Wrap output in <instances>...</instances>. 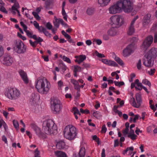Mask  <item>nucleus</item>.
I'll use <instances>...</instances> for the list:
<instances>
[{
    "label": "nucleus",
    "mask_w": 157,
    "mask_h": 157,
    "mask_svg": "<svg viewBox=\"0 0 157 157\" xmlns=\"http://www.w3.org/2000/svg\"><path fill=\"white\" fill-rule=\"evenodd\" d=\"M85 154V149L84 147H82L78 155L74 154L73 157H84Z\"/></svg>",
    "instance_id": "obj_21"
},
{
    "label": "nucleus",
    "mask_w": 157,
    "mask_h": 157,
    "mask_svg": "<svg viewBox=\"0 0 157 157\" xmlns=\"http://www.w3.org/2000/svg\"><path fill=\"white\" fill-rule=\"evenodd\" d=\"M155 69H151L150 70L148 71V73L150 75H153L155 73Z\"/></svg>",
    "instance_id": "obj_64"
},
{
    "label": "nucleus",
    "mask_w": 157,
    "mask_h": 157,
    "mask_svg": "<svg viewBox=\"0 0 157 157\" xmlns=\"http://www.w3.org/2000/svg\"><path fill=\"white\" fill-rule=\"evenodd\" d=\"M64 137L69 140H74L77 135V131L74 126L69 125L65 127L63 130Z\"/></svg>",
    "instance_id": "obj_4"
},
{
    "label": "nucleus",
    "mask_w": 157,
    "mask_h": 157,
    "mask_svg": "<svg viewBox=\"0 0 157 157\" xmlns=\"http://www.w3.org/2000/svg\"><path fill=\"white\" fill-rule=\"evenodd\" d=\"M61 24L65 28H67L69 27L68 25H67V24L65 23L64 22V21L62 19V20H61Z\"/></svg>",
    "instance_id": "obj_60"
},
{
    "label": "nucleus",
    "mask_w": 157,
    "mask_h": 157,
    "mask_svg": "<svg viewBox=\"0 0 157 157\" xmlns=\"http://www.w3.org/2000/svg\"><path fill=\"white\" fill-rule=\"evenodd\" d=\"M93 42H95L98 45H101L102 43L101 40L100 39H94L93 40Z\"/></svg>",
    "instance_id": "obj_55"
},
{
    "label": "nucleus",
    "mask_w": 157,
    "mask_h": 157,
    "mask_svg": "<svg viewBox=\"0 0 157 157\" xmlns=\"http://www.w3.org/2000/svg\"><path fill=\"white\" fill-rule=\"evenodd\" d=\"M128 137L131 138L132 140H134L136 139L137 136L134 133L128 134Z\"/></svg>",
    "instance_id": "obj_38"
},
{
    "label": "nucleus",
    "mask_w": 157,
    "mask_h": 157,
    "mask_svg": "<svg viewBox=\"0 0 157 157\" xmlns=\"http://www.w3.org/2000/svg\"><path fill=\"white\" fill-rule=\"evenodd\" d=\"M18 73L25 83L27 84L29 83V80L26 73L22 70H20Z\"/></svg>",
    "instance_id": "obj_16"
},
{
    "label": "nucleus",
    "mask_w": 157,
    "mask_h": 157,
    "mask_svg": "<svg viewBox=\"0 0 157 157\" xmlns=\"http://www.w3.org/2000/svg\"><path fill=\"white\" fill-rule=\"evenodd\" d=\"M151 15L149 13H147L144 15L142 20V25L143 27L147 28L149 27L151 24Z\"/></svg>",
    "instance_id": "obj_12"
},
{
    "label": "nucleus",
    "mask_w": 157,
    "mask_h": 157,
    "mask_svg": "<svg viewBox=\"0 0 157 157\" xmlns=\"http://www.w3.org/2000/svg\"><path fill=\"white\" fill-rule=\"evenodd\" d=\"M62 107L60 101L57 99H54L51 101V108L54 113H59Z\"/></svg>",
    "instance_id": "obj_9"
},
{
    "label": "nucleus",
    "mask_w": 157,
    "mask_h": 157,
    "mask_svg": "<svg viewBox=\"0 0 157 157\" xmlns=\"http://www.w3.org/2000/svg\"><path fill=\"white\" fill-rule=\"evenodd\" d=\"M86 57L85 55H80L79 56L78 59H76L75 60V62H77L78 63H80L86 59Z\"/></svg>",
    "instance_id": "obj_27"
},
{
    "label": "nucleus",
    "mask_w": 157,
    "mask_h": 157,
    "mask_svg": "<svg viewBox=\"0 0 157 157\" xmlns=\"http://www.w3.org/2000/svg\"><path fill=\"white\" fill-rule=\"evenodd\" d=\"M62 34L66 37L67 39V38H70V36L66 33L64 30L62 31Z\"/></svg>",
    "instance_id": "obj_56"
},
{
    "label": "nucleus",
    "mask_w": 157,
    "mask_h": 157,
    "mask_svg": "<svg viewBox=\"0 0 157 157\" xmlns=\"http://www.w3.org/2000/svg\"><path fill=\"white\" fill-rule=\"evenodd\" d=\"M136 101L133 97L131 98L129 101L131 105L133 107L136 108H139L142 102L141 97L140 94L137 93L136 95Z\"/></svg>",
    "instance_id": "obj_8"
},
{
    "label": "nucleus",
    "mask_w": 157,
    "mask_h": 157,
    "mask_svg": "<svg viewBox=\"0 0 157 157\" xmlns=\"http://www.w3.org/2000/svg\"><path fill=\"white\" fill-rule=\"evenodd\" d=\"M57 84L58 88L60 90H61L62 88L64 86L63 82L61 80L59 81Z\"/></svg>",
    "instance_id": "obj_35"
},
{
    "label": "nucleus",
    "mask_w": 157,
    "mask_h": 157,
    "mask_svg": "<svg viewBox=\"0 0 157 157\" xmlns=\"http://www.w3.org/2000/svg\"><path fill=\"white\" fill-rule=\"evenodd\" d=\"M46 27L48 29L50 30L52 29V25L49 22H48L46 24Z\"/></svg>",
    "instance_id": "obj_57"
},
{
    "label": "nucleus",
    "mask_w": 157,
    "mask_h": 157,
    "mask_svg": "<svg viewBox=\"0 0 157 157\" xmlns=\"http://www.w3.org/2000/svg\"><path fill=\"white\" fill-rule=\"evenodd\" d=\"M13 3L14 4L12 7L11 10H18L20 8V6L18 2L16 1Z\"/></svg>",
    "instance_id": "obj_32"
},
{
    "label": "nucleus",
    "mask_w": 157,
    "mask_h": 157,
    "mask_svg": "<svg viewBox=\"0 0 157 157\" xmlns=\"http://www.w3.org/2000/svg\"><path fill=\"white\" fill-rule=\"evenodd\" d=\"M153 41V37L150 35L147 36L143 42L141 46L142 48H147L149 47Z\"/></svg>",
    "instance_id": "obj_15"
},
{
    "label": "nucleus",
    "mask_w": 157,
    "mask_h": 157,
    "mask_svg": "<svg viewBox=\"0 0 157 157\" xmlns=\"http://www.w3.org/2000/svg\"><path fill=\"white\" fill-rule=\"evenodd\" d=\"M33 39L36 40V42H37V44L39 42H41L43 41L42 39L40 37H37L36 35L35 38H33Z\"/></svg>",
    "instance_id": "obj_50"
},
{
    "label": "nucleus",
    "mask_w": 157,
    "mask_h": 157,
    "mask_svg": "<svg viewBox=\"0 0 157 157\" xmlns=\"http://www.w3.org/2000/svg\"><path fill=\"white\" fill-rule=\"evenodd\" d=\"M62 13L64 19L66 21H67V15L65 10H62Z\"/></svg>",
    "instance_id": "obj_45"
},
{
    "label": "nucleus",
    "mask_w": 157,
    "mask_h": 157,
    "mask_svg": "<svg viewBox=\"0 0 157 157\" xmlns=\"http://www.w3.org/2000/svg\"><path fill=\"white\" fill-rule=\"evenodd\" d=\"M14 61V59L10 55L7 54L5 55L2 61L3 64L7 66H11Z\"/></svg>",
    "instance_id": "obj_10"
},
{
    "label": "nucleus",
    "mask_w": 157,
    "mask_h": 157,
    "mask_svg": "<svg viewBox=\"0 0 157 157\" xmlns=\"http://www.w3.org/2000/svg\"><path fill=\"white\" fill-rule=\"evenodd\" d=\"M17 35L18 36L23 40H26V37L25 36H22L20 33H17Z\"/></svg>",
    "instance_id": "obj_54"
},
{
    "label": "nucleus",
    "mask_w": 157,
    "mask_h": 157,
    "mask_svg": "<svg viewBox=\"0 0 157 157\" xmlns=\"http://www.w3.org/2000/svg\"><path fill=\"white\" fill-rule=\"evenodd\" d=\"M137 67L138 69L140 70L141 68V61L139 59L137 63Z\"/></svg>",
    "instance_id": "obj_53"
},
{
    "label": "nucleus",
    "mask_w": 157,
    "mask_h": 157,
    "mask_svg": "<svg viewBox=\"0 0 157 157\" xmlns=\"http://www.w3.org/2000/svg\"><path fill=\"white\" fill-rule=\"evenodd\" d=\"M65 143L64 141H59L56 144V147L58 149H63L65 147Z\"/></svg>",
    "instance_id": "obj_25"
},
{
    "label": "nucleus",
    "mask_w": 157,
    "mask_h": 157,
    "mask_svg": "<svg viewBox=\"0 0 157 157\" xmlns=\"http://www.w3.org/2000/svg\"><path fill=\"white\" fill-rule=\"evenodd\" d=\"M157 30V23H155L153 24L151 29V31H154Z\"/></svg>",
    "instance_id": "obj_49"
},
{
    "label": "nucleus",
    "mask_w": 157,
    "mask_h": 157,
    "mask_svg": "<svg viewBox=\"0 0 157 157\" xmlns=\"http://www.w3.org/2000/svg\"><path fill=\"white\" fill-rule=\"evenodd\" d=\"M133 6L130 0H119L111 5L109 10H132Z\"/></svg>",
    "instance_id": "obj_2"
},
{
    "label": "nucleus",
    "mask_w": 157,
    "mask_h": 157,
    "mask_svg": "<svg viewBox=\"0 0 157 157\" xmlns=\"http://www.w3.org/2000/svg\"><path fill=\"white\" fill-rule=\"evenodd\" d=\"M33 14L34 16V17L37 19H39L40 18V17L39 16L38 13L35 12H33Z\"/></svg>",
    "instance_id": "obj_59"
},
{
    "label": "nucleus",
    "mask_w": 157,
    "mask_h": 157,
    "mask_svg": "<svg viewBox=\"0 0 157 157\" xmlns=\"http://www.w3.org/2000/svg\"><path fill=\"white\" fill-rule=\"evenodd\" d=\"M121 10H109V13L111 14H115L117 13H120Z\"/></svg>",
    "instance_id": "obj_61"
},
{
    "label": "nucleus",
    "mask_w": 157,
    "mask_h": 157,
    "mask_svg": "<svg viewBox=\"0 0 157 157\" xmlns=\"http://www.w3.org/2000/svg\"><path fill=\"white\" fill-rule=\"evenodd\" d=\"M4 53L3 48L0 45V58L3 55Z\"/></svg>",
    "instance_id": "obj_58"
},
{
    "label": "nucleus",
    "mask_w": 157,
    "mask_h": 157,
    "mask_svg": "<svg viewBox=\"0 0 157 157\" xmlns=\"http://www.w3.org/2000/svg\"><path fill=\"white\" fill-rule=\"evenodd\" d=\"M138 18V16H136L132 21L128 31V34L129 35H132L135 32L134 24Z\"/></svg>",
    "instance_id": "obj_17"
},
{
    "label": "nucleus",
    "mask_w": 157,
    "mask_h": 157,
    "mask_svg": "<svg viewBox=\"0 0 157 157\" xmlns=\"http://www.w3.org/2000/svg\"><path fill=\"white\" fill-rule=\"evenodd\" d=\"M113 27L110 28L107 32L108 34L111 36H114L117 34V30Z\"/></svg>",
    "instance_id": "obj_20"
},
{
    "label": "nucleus",
    "mask_w": 157,
    "mask_h": 157,
    "mask_svg": "<svg viewBox=\"0 0 157 157\" xmlns=\"http://www.w3.org/2000/svg\"><path fill=\"white\" fill-rule=\"evenodd\" d=\"M52 4V2L51 0H47L45 2V5L47 9H48Z\"/></svg>",
    "instance_id": "obj_36"
},
{
    "label": "nucleus",
    "mask_w": 157,
    "mask_h": 157,
    "mask_svg": "<svg viewBox=\"0 0 157 157\" xmlns=\"http://www.w3.org/2000/svg\"><path fill=\"white\" fill-rule=\"evenodd\" d=\"M4 94L5 96L10 100H16L20 97L21 93L20 90L15 88L6 89Z\"/></svg>",
    "instance_id": "obj_5"
},
{
    "label": "nucleus",
    "mask_w": 157,
    "mask_h": 157,
    "mask_svg": "<svg viewBox=\"0 0 157 157\" xmlns=\"http://www.w3.org/2000/svg\"><path fill=\"white\" fill-rule=\"evenodd\" d=\"M154 59L146 55L144 56V64L146 67H151L154 64Z\"/></svg>",
    "instance_id": "obj_14"
},
{
    "label": "nucleus",
    "mask_w": 157,
    "mask_h": 157,
    "mask_svg": "<svg viewBox=\"0 0 157 157\" xmlns=\"http://www.w3.org/2000/svg\"><path fill=\"white\" fill-rule=\"evenodd\" d=\"M129 128H126L123 131V133L124 135L128 134V133Z\"/></svg>",
    "instance_id": "obj_63"
},
{
    "label": "nucleus",
    "mask_w": 157,
    "mask_h": 157,
    "mask_svg": "<svg viewBox=\"0 0 157 157\" xmlns=\"http://www.w3.org/2000/svg\"><path fill=\"white\" fill-rule=\"evenodd\" d=\"M94 54L99 58H104L105 57V55L103 54H101L99 53L97 51H96L94 52Z\"/></svg>",
    "instance_id": "obj_43"
},
{
    "label": "nucleus",
    "mask_w": 157,
    "mask_h": 157,
    "mask_svg": "<svg viewBox=\"0 0 157 157\" xmlns=\"http://www.w3.org/2000/svg\"><path fill=\"white\" fill-rule=\"evenodd\" d=\"M62 19L61 18H57L56 16L54 17L53 23L54 26L57 28H59V24L61 23L60 20Z\"/></svg>",
    "instance_id": "obj_24"
},
{
    "label": "nucleus",
    "mask_w": 157,
    "mask_h": 157,
    "mask_svg": "<svg viewBox=\"0 0 157 157\" xmlns=\"http://www.w3.org/2000/svg\"><path fill=\"white\" fill-rule=\"evenodd\" d=\"M152 100H150L149 101V104L150 105V107L151 109H152L154 111H155L156 110V108L153 105H151L152 102Z\"/></svg>",
    "instance_id": "obj_52"
},
{
    "label": "nucleus",
    "mask_w": 157,
    "mask_h": 157,
    "mask_svg": "<svg viewBox=\"0 0 157 157\" xmlns=\"http://www.w3.org/2000/svg\"><path fill=\"white\" fill-rule=\"evenodd\" d=\"M13 125L16 129H18L19 128V123L16 120H13Z\"/></svg>",
    "instance_id": "obj_42"
},
{
    "label": "nucleus",
    "mask_w": 157,
    "mask_h": 157,
    "mask_svg": "<svg viewBox=\"0 0 157 157\" xmlns=\"http://www.w3.org/2000/svg\"><path fill=\"white\" fill-rule=\"evenodd\" d=\"M31 127L35 132L36 134L39 137L42 138H46V136L41 131L40 128L34 124H32L31 125Z\"/></svg>",
    "instance_id": "obj_13"
},
{
    "label": "nucleus",
    "mask_w": 157,
    "mask_h": 157,
    "mask_svg": "<svg viewBox=\"0 0 157 157\" xmlns=\"http://www.w3.org/2000/svg\"><path fill=\"white\" fill-rule=\"evenodd\" d=\"M136 82L137 84L136 86H135L136 89L139 90H141L143 86L142 83L139 82V80L138 79H136Z\"/></svg>",
    "instance_id": "obj_31"
},
{
    "label": "nucleus",
    "mask_w": 157,
    "mask_h": 157,
    "mask_svg": "<svg viewBox=\"0 0 157 157\" xmlns=\"http://www.w3.org/2000/svg\"><path fill=\"white\" fill-rule=\"evenodd\" d=\"M13 46L14 51L17 54H23L26 52V46L20 40H15Z\"/></svg>",
    "instance_id": "obj_6"
},
{
    "label": "nucleus",
    "mask_w": 157,
    "mask_h": 157,
    "mask_svg": "<svg viewBox=\"0 0 157 157\" xmlns=\"http://www.w3.org/2000/svg\"><path fill=\"white\" fill-rule=\"evenodd\" d=\"M128 137L131 138L132 140H134L136 139L137 136L134 133L128 134Z\"/></svg>",
    "instance_id": "obj_37"
},
{
    "label": "nucleus",
    "mask_w": 157,
    "mask_h": 157,
    "mask_svg": "<svg viewBox=\"0 0 157 157\" xmlns=\"http://www.w3.org/2000/svg\"><path fill=\"white\" fill-rule=\"evenodd\" d=\"M71 82L74 85L75 89L79 91V86L78 81L74 79H71Z\"/></svg>",
    "instance_id": "obj_26"
},
{
    "label": "nucleus",
    "mask_w": 157,
    "mask_h": 157,
    "mask_svg": "<svg viewBox=\"0 0 157 157\" xmlns=\"http://www.w3.org/2000/svg\"><path fill=\"white\" fill-rule=\"evenodd\" d=\"M134 147L132 146L128 147L126 150L123 151V155H125L128 151V155H131L132 153Z\"/></svg>",
    "instance_id": "obj_22"
},
{
    "label": "nucleus",
    "mask_w": 157,
    "mask_h": 157,
    "mask_svg": "<svg viewBox=\"0 0 157 157\" xmlns=\"http://www.w3.org/2000/svg\"><path fill=\"white\" fill-rule=\"evenodd\" d=\"M101 61L104 64L108 66L117 67L118 65L115 62L111 60H109L107 59H101Z\"/></svg>",
    "instance_id": "obj_19"
},
{
    "label": "nucleus",
    "mask_w": 157,
    "mask_h": 157,
    "mask_svg": "<svg viewBox=\"0 0 157 157\" xmlns=\"http://www.w3.org/2000/svg\"><path fill=\"white\" fill-rule=\"evenodd\" d=\"M142 82L143 84L148 85L150 86L151 85V83L147 79H143Z\"/></svg>",
    "instance_id": "obj_46"
},
{
    "label": "nucleus",
    "mask_w": 157,
    "mask_h": 157,
    "mask_svg": "<svg viewBox=\"0 0 157 157\" xmlns=\"http://www.w3.org/2000/svg\"><path fill=\"white\" fill-rule=\"evenodd\" d=\"M20 23L21 25L23 28L24 31H25L27 30V26L24 24L23 22L22 21H21L20 22Z\"/></svg>",
    "instance_id": "obj_51"
},
{
    "label": "nucleus",
    "mask_w": 157,
    "mask_h": 157,
    "mask_svg": "<svg viewBox=\"0 0 157 157\" xmlns=\"http://www.w3.org/2000/svg\"><path fill=\"white\" fill-rule=\"evenodd\" d=\"M72 111L74 114H78L79 116L80 115V113L78 109L76 107H74L72 109Z\"/></svg>",
    "instance_id": "obj_41"
},
{
    "label": "nucleus",
    "mask_w": 157,
    "mask_h": 157,
    "mask_svg": "<svg viewBox=\"0 0 157 157\" xmlns=\"http://www.w3.org/2000/svg\"><path fill=\"white\" fill-rule=\"evenodd\" d=\"M57 129L56 125L52 119H48L44 121L42 129L45 134L48 135L54 134Z\"/></svg>",
    "instance_id": "obj_3"
},
{
    "label": "nucleus",
    "mask_w": 157,
    "mask_h": 157,
    "mask_svg": "<svg viewBox=\"0 0 157 157\" xmlns=\"http://www.w3.org/2000/svg\"><path fill=\"white\" fill-rule=\"evenodd\" d=\"M111 0H98V2L101 6H106Z\"/></svg>",
    "instance_id": "obj_28"
},
{
    "label": "nucleus",
    "mask_w": 157,
    "mask_h": 157,
    "mask_svg": "<svg viewBox=\"0 0 157 157\" xmlns=\"http://www.w3.org/2000/svg\"><path fill=\"white\" fill-rule=\"evenodd\" d=\"M135 49V47L134 44H129L123 50V56L125 57L129 56L134 52Z\"/></svg>",
    "instance_id": "obj_11"
},
{
    "label": "nucleus",
    "mask_w": 157,
    "mask_h": 157,
    "mask_svg": "<svg viewBox=\"0 0 157 157\" xmlns=\"http://www.w3.org/2000/svg\"><path fill=\"white\" fill-rule=\"evenodd\" d=\"M35 86L37 91L43 94L48 93L51 87L49 81L45 77H39L36 80Z\"/></svg>",
    "instance_id": "obj_1"
},
{
    "label": "nucleus",
    "mask_w": 157,
    "mask_h": 157,
    "mask_svg": "<svg viewBox=\"0 0 157 157\" xmlns=\"http://www.w3.org/2000/svg\"><path fill=\"white\" fill-rule=\"evenodd\" d=\"M125 13L131 14L132 16H133L136 14L137 13L136 10H124Z\"/></svg>",
    "instance_id": "obj_39"
},
{
    "label": "nucleus",
    "mask_w": 157,
    "mask_h": 157,
    "mask_svg": "<svg viewBox=\"0 0 157 157\" xmlns=\"http://www.w3.org/2000/svg\"><path fill=\"white\" fill-rule=\"evenodd\" d=\"M63 60L64 61L68 63H71V61L70 59L65 56H63Z\"/></svg>",
    "instance_id": "obj_40"
},
{
    "label": "nucleus",
    "mask_w": 157,
    "mask_h": 157,
    "mask_svg": "<svg viewBox=\"0 0 157 157\" xmlns=\"http://www.w3.org/2000/svg\"><path fill=\"white\" fill-rule=\"evenodd\" d=\"M114 83L116 86L119 87L123 85L124 84V83L123 82H118L116 81H114Z\"/></svg>",
    "instance_id": "obj_44"
},
{
    "label": "nucleus",
    "mask_w": 157,
    "mask_h": 157,
    "mask_svg": "<svg viewBox=\"0 0 157 157\" xmlns=\"http://www.w3.org/2000/svg\"><path fill=\"white\" fill-rule=\"evenodd\" d=\"M73 67L74 72H80L81 71V68L80 66L78 65H75L73 66Z\"/></svg>",
    "instance_id": "obj_33"
},
{
    "label": "nucleus",
    "mask_w": 157,
    "mask_h": 157,
    "mask_svg": "<svg viewBox=\"0 0 157 157\" xmlns=\"http://www.w3.org/2000/svg\"><path fill=\"white\" fill-rule=\"evenodd\" d=\"M34 157H41L40 156V152L38 150V148H36L34 151Z\"/></svg>",
    "instance_id": "obj_34"
},
{
    "label": "nucleus",
    "mask_w": 157,
    "mask_h": 157,
    "mask_svg": "<svg viewBox=\"0 0 157 157\" xmlns=\"http://www.w3.org/2000/svg\"><path fill=\"white\" fill-rule=\"evenodd\" d=\"M93 115L95 117L98 118L100 116V113L99 112L96 111L93 113Z\"/></svg>",
    "instance_id": "obj_48"
},
{
    "label": "nucleus",
    "mask_w": 157,
    "mask_h": 157,
    "mask_svg": "<svg viewBox=\"0 0 157 157\" xmlns=\"http://www.w3.org/2000/svg\"><path fill=\"white\" fill-rule=\"evenodd\" d=\"M145 55L153 59L155 58L157 56V48H152Z\"/></svg>",
    "instance_id": "obj_18"
},
{
    "label": "nucleus",
    "mask_w": 157,
    "mask_h": 157,
    "mask_svg": "<svg viewBox=\"0 0 157 157\" xmlns=\"http://www.w3.org/2000/svg\"><path fill=\"white\" fill-rule=\"evenodd\" d=\"M55 154L57 157H67L64 152L60 151H55Z\"/></svg>",
    "instance_id": "obj_29"
},
{
    "label": "nucleus",
    "mask_w": 157,
    "mask_h": 157,
    "mask_svg": "<svg viewBox=\"0 0 157 157\" xmlns=\"http://www.w3.org/2000/svg\"><path fill=\"white\" fill-rule=\"evenodd\" d=\"M113 57L120 65L121 66L124 65V63L123 61L120 58L117 57L115 54H113Z\"/></svg>",
    "instance_id": "obj_23"
},
{
    "label": "nucleus",
    "mask_w": 157,
    "mask_h": 157,
    "mask_svg": "<svg viewBox=\"0 0 157 157\" xmlns=\"http://www.w3.org/2000/svg\"><path fill=\"white\" fill-rule=\"evenodd\" d=\"M26 33L27 36L30 38H35L36 35H33V32L32 31H29V30H26L25 31Z\"/></svg>",
    "instance_id": "obj_30"
},
{
    "label": "nucleus",
    "mask_w": 157,
    "mask_h": 157,
    "mask_svg": "<svg viewBox=\"0 0 157 157\" xmlns=\"http://www.w3.org/2000/svg\"><path fill=\"white\" fill-rule=\"evenodd\" d=\"M46 29L44 28L42 26H39L37 29L40 32H43L44 31V30H45V29Z\"/></svg>",
    "instance_id": "obj_62"
},
{
    "label": "nucleus",
    "mask_w": 157,
    "mask_h": 157,
    "mask_svg": "<svg viewBox=\"0 0 157 157\" xmlns=\"http://www.w3.org/2000/svg\"><path fill=\"white\" fill-rule=\"evenodd\" d=\"M124 22V18L121 15H114L110 18V24L115 28L121 26Z\"/></svg>",
    "instance_id": "obj_7"
},
{
    "label": "nucleus",
    "mask_w": 157,
    "mask_h": 157,
    "mask_svg": "<svg viewBox=\"0 0 157 157\" xmlns=\"http://www.w3.org/2000/svg\"><path fill=\"white\" fill-rule=\"evenodd\" d=\"M29 42L30 44L33 47H36L38 44L37 43V42H36V41L33 42L31 40H29Z\"/></svg>",
    "instance_id": "obj_47"
}]
</instances>
